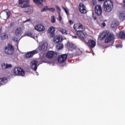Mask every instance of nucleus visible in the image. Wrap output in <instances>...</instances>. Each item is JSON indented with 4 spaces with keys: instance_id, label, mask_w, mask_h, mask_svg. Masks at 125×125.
<instances>
[{
    "instance_id": "13d9d810",
    "label": "nucleus",
    "mask_w": 125,
    "mask_h": 125,
    "mask_svg": "<svg viewBox=\"0 0 125 125\" xmlns=\"http://www.w3.org/2000/svg\"><path fill=\"white\" fill-rule=\"evenodd\" d=\"M82 1H85V0H81Z\"/></svg>"
},
{
    "instance_id": "4d7b16f0",
    "label": "nucleus",
    "mask_w": 125,
    "mask_h": 125,
    "mask_svg": "<svg viewBox=\"0 0 125 125\" xmlns=\"http://www.w3.org/2000/svg\"><path fill=\"white\" fill-rule=\"evenodd\" d=\"M123 2H124V5L125 6V0H124Z\"/></svg>"
},
{
    "instance_id": "2f4dec72",
    "label": "nucleus",
    "mask_w": 125,
    "mask_h": 125,
    "mask_svg": "<svg viewBox=\"0 0 125 125\" xmlns=\"http://www.w3.org/2000/svg\"><path fill=\"white\" fill-rule=\"evenodd\" d=\"M56 8L57 9V11L58 12V13L59 15H60L61 13V8L59 7L58 6H56Z\"/></svg>"
},
{
    "instance_id": "603ef678",
    "label": "nucleus",
    "mask_w": 125,
    "mask_h": 125,
    "mask_svg": "<svg viewBox=\"0 0 125 125\" xmlns=\"http://www.w3.org/2000/svg\"><path fill=\"white\" fill-rule=\"evenodd\" d=\"M116 47L119 48V47H122V45H116Z\"/></svg>"
},
{
    "instance_id": "8fccbe9b",
    "label": "nucleus",
    "mask_w": 125,
    "mask_h": 125,
    "mask_svg": "<svg viewBox=\"0 0 125 125\" xmlns=\"http://www.w3.org/2000/svg\"><path fill=\"white\" fill-rule=\"evenodd\" d=\"M44 11H45V9L44 8L42 9L41 10V12H43Z\"/></svg>"
},
{
    "instance_id": "a878e982",
    "label": "nucleus",
    "mask_w": 125,
    "mask_h": 125,
    "mask_svg": "<svg viewBox=\"0 0 125 125\" xmlns=\"http://www.w3.org/2000/svg\"><path fill=\"white\" fill-rule=\"evenodd\" d=\"M119 37L121 40H125V32H120L119 34Z\"/></svg>"
},
{
    "instance_id": "f704fd0d",
    "label": "nucleus",
    "mask_w": 125,
    "mask_h": 125,
    "mask_svg": "<svg viewBox=\"0 0 125 125\" xmlns=\"http://www.w3.org/2000/svg\"><path fill=\"white\" fill-rule=\"evenodd\" d=\"M19 4H23V5H24V4H26V3H25L24 0H19Z\"/></svg>"
},
{
    "instance_id": "864d4df0",
    "label": "nucleus",
    "mask_w": 125,
    "mask_h": 125,
    "mask_svg": "<svg viewBox=\"0 0 125 125\" xmlns=\"http://www.w3.org/2000/svg\"><path fill=\"white\" fill-rule=\"evenodd\" d=\"M77 36H72V39H77Z\"/></svg>"
},
{
    "instance_id": "09e8293b",
    "label": "nucleus",
    "mask_w": 125,
    "mask_h": 125,
    "mask_svg": "<svg viewBox=\"0 0 125 125\" xmlns=\"http://www.w3.org/2000/svg\"><path fill=\"white\" fill-rule=\"evenodd\" d=\"M49 8H48V7H47V6H45L43 8V9H44V10H46L47 9L48 10Z\"/></svg>"
},
{
    "instance_id": "e433bc0d",
    "label": "nucleus",
    "mask_w": 125,
    "mask_h": 125,
    "mask_svg": "<svg viewBox=\"0 0 125 125\" xmlns=\"http://www.w3.org/2000/svg\"><path fill=\"white\" fill-rule=\"evenodd\" d=\"M49 11H50L51 12H52L54 13V12H55V8L53 7L49 8L48 9Z\"/></svg>"
},
{
    "instance_id": "6e6d98bb",
    "label": "nucleus",
    "mask_w": 125,
    "mask_h": 125,
    "mask_svg": "<svg viewBox=\"0 0 125 125\" xmlns=\"http://www.w3.org/2000/svg\"><path fill=\"white\" fill-rule=\"evenodd\" d=\"M99 1H104L105 0H98Z\"/></svg>"
},
{
    "instance_id": "6ab92c4d",
    "label": "nucleus",
    "mask_w": 125,
    "mask_h": 125,
    "mask_svg": "<svg viewBox=\"0 0 125 125\" xmlns=\"http://www.w3.org/2000/svg\"><path fill=\"white\" fill-rule=\"evenodd\" d=\"M55 54H56L55 52L53 51H49L46 54V57H47V58L49 59H51V58L55 56Z\"/></svg>"
},
{
    "instance_id": "f3484780",
    "label": "nucleus",
    "mask_w": 125,
    "mask_h": 125,
    "mask_svg": "<svg viewBox=\"0 0 125 125\" xmlns=\"http://www.w3.org/2000/svg\"><path fill=\"white\" fill-rule=\"evenodd\" d=\"M34 3L37 5L39 7L42 8L43 7V0H33Z\"/></svg>"
},
{
    "instance_id": "ddd939ff",
    "label": "nucleus",
    "mask_w": 125,
    "mask_h": 125,
    "mask_svg": "<svg viewBox=\"0 0 125 125\" xmlns=\"http://www.w3.org/2000/svg\"><path fill=\"white\" fill-rule=\"evenodd\" d=\"M39 62L38 61H32L30 63V66L32 69L34 71H37V69H38V63Z\"/></svg>"
},
{
    "instance_id": "393cba45",
    "label": "nucleus",
    "mask_w": 125,
    "mask_h": 125,
    "mask_svg": "<svg viewBox=\"0 0 125 125\" xmlns=\"http://www.w3.org/2000/svg\"><path fill=\"white\" fill-rule=\"evenodd\" d=\"M118 21H112L111 24V27L113 28V29H116L118 27Z\"/></svg>"
},
{
    "instance_id": "f03ea898",
    "label": "nucleus",
    "mask_w": 125,
    "mask_h": 125,
    "mask_svg": "<svg viewBox=\"0 0 125 125\" xmlns=\"http://www.w3.org/2000/svg\"><path fill=\"white\" fill-rule=\"evenodd\" d=\"M14 73L16 76H19L20 77H24L25 73L24 69L20 67H16L13 70Z\"/></svg>"
},
{
    "instance_id": "7ed1b4c3",
    "label": "nucleus",
    "mask_w": 125,
    "mask_h": 125,
    "mask_svg": "<svg viewBox=\"0 0 125 125\" xmlns=\"http://www.w3.org/2000/svg\"><path fill=\"white\" fill-rule=\"evenodd\" d=\"M4 52L7 55H12L14 53V47L10 44H8L7 46L4 47Z\"/></svg>"
},
{
    "instance_id": "79ce46f5",
    "label": "nucleus",
    "mask_w": 125,
    "mask_h": 125,
    "mask_svg": "<svg viewBox=\"0 0 125 125\" xmlns=\"http://www.w3.org/2000/svg\"><path fill=\"white\" fill-rule=\"evenodd\" d=\"M14 26V22H11L10 24V27L11 28H12V27H13Z\"/></svg>"
},
{
    "instance_id": "4be33fe9",
    "label": "nucleus",
    "mask_w": 125,
    "mask_h": 125,
    "mask_svg": "<svg viewBox=\"0 0 125 125\" xmlns=\"http://www.w3.org/2000/svg\"><path fill=\"white\" fill-rule=\"evenodd\" d=\"M67 46H69L70 48L72 49H77V46L76 44L71 42H67Z\"/></svg>"
},
{
    "instance_id": "1a4fd4ad",
    "label": "nucleus",
    "mask_w": 125,
    "mask_h": 125,
    "mask_svg": "<svg viewBox=\"0 0 125 125\" xmlns=\"http://www.w3.org/2000/svg\"><path fill=\"white\" fill-rule=\"evenodd\" d=\"M56 29L53 26H51L48 29L47 32L50 35V38H54L55 36V31Z\"/></svg>"
},
{
    "instance_id": "6e6552de",
    "label": "nucleus",
    "mask_w": 125,
    "mask_h": 125,
    "mask_svg": "<svg viewBox=\"0 0 125 125\" xmlns=\"http://www.w3.org/2000/svg\"><path fill=\"white\" fill-rule=\"evenodd\" d=\"M95 13L97 16H100L102 14V7L99 5H96L95 7Z\"/></svg>"
},
{
    "instance_id": "412c9836",
    "label": "nucleus",
    "mask_w": 125,
    "mask_h": 125,
    "mask_svg": "<svg viewBox=\"0 0 125 125\" xmlns=\"http://www.w3.org/2000/svg\"><path fill=\"white\" fill-rule=\"evenodd\" d=\"M109 33H110V32L108 30H105L103 31L101 35V38L103 39H105L106 37L109 35Z\"/></svg>"
},
{
    "instance_id": "de8ad7c7",
    "label": "nucleus",
    "mask_w": 125,
    "mask_h": 125,
    "mask_svg": "<svg viewBox=\"0 0 125 125\" xmlns=\"http://www.w3.org/2000/svg\"><path fill=\"white\" fill-rule=\"evenodd\" d=\"M92 17H93L94 20H96V19H97V17H96V16H94V14H93Z\"/></svg>"
},
{
    "instance_id": "20e7f679",
    "label": "nucleus",
    "mask_w": 125,
    "mask_h": 125,
    "mask_svg": "<svg viewBox=\"0 0 125 125\" xmlns=\"http://www.w3.org/2000/svg\"><path fill=\"white\" fill-rule=\"evenodd\" d=\"M73 28L76 32H83L85 30V26L81 22L74 24Z\"/></svg>"
},
{
    "instance_id": "0eeeda50",
    "label": "nucleus",
    "mask_w": 125,
    "mask_h": 125,
    "mask_svg": "<svg viewBox=\"0 0 125 125\" xmlns=\"http://www.w3.org/2000/svg\"><path fill=\"white\" fill-rule=\"evenodd\" d=\"M76 34L80 40H81V41H83L84 42H86V38H85V35H84L83 31L76 32Z\"/></svg>"
},
{
    "instance_id": "9b49d317",
    "label": "nucleus",
    "mask_w": 125,
    "mask_h": 125,
    "mask_svg": "<svg viewBox=\"0 0 125 125\" xmlns=\"http://www.w3.org/2000/svg\"><path fill=\"white\" fill-rule=\"evenodd\" d=\"M38 52L39 51L38 50V49H36L33 51L27 53L25 55V57L27 59L32 58V57L34 56L35 54H37V53H38Z\"/></svg>"
},
{
    "instance_id": "5fc2aeb1",
    "label": "nucleus",
    "mask_w": 125,
    "mask_h": 125,
    "mask_svg": "<svg viewBox=\"0 0 125 125\" xmlns=\"http://www.w3.org/2000/svg\"><path fill=\"white\" fill-rule=\"evenodd\" d=\"M0 35H1V28H0Z\"/></svg>"
},
{
    "instance_id": "c03bdc74",
    "label": "nucleus",
    "mask_w": 125,
    "mask_h": 125,
    "mask_svg": "<svg viewBox=\"0 0 125 125\" xmlns=\"http://www.w3.org/2000/svg\"><path fill=\"white\" fill-rule=\"evenodd\" d=\"M92 3H93L94 5H95V4H96V0H92Z\"/></svg>"
},
{
    "instance_id": "3c124183",
    "label": "nucleus",
    "mask_w": 125,
    "mask_h": 125,
    "mask_svg": "<svg viewBox=\"0 0 125 125\" xmlns=\"http://www.w3.org/2000/svg\"><path fill=\"white\" fill-rule=\"evenodd\" d=\"M102 25L103 26V27H105V26H106V23H105V22H103Z\"/></svg>"
},
{
    "instance_id": "c9c22d12",
    "label": "nucleus",
    "mask_w": 125,
    "mask_h": 125,
    "mask_svg": "<svg viewBox=\"0 0 125 125\" xmlns=\"http://www.w3.org/2000/svg\"><path fill=\"white\" fill-rule=\"evenodd\" d=\"M51 21L52 23H55L56 22V20H55V17H54V16L51 17Z\"/></svg>"
},
{
    "instance_id": "39448f33",
    "label": "nucleus",
    "mask_w": 125,
    "mask_h": 125,
    "mask_svg": "<svg viewBox=\"0 0 125 125\" xmlns=\"http://www.w3.org/2000/svg\"><path fill=\"white\" fill-rule=\"evenodd\" d=\"M21 8H25V12L26 14H31L33 13V11H34V8L33 7L31 6L28 5L27 4H24L21 6Z\"/></svg>"
},
{
    "instance_id": "473e14b6",
    "label": "nucleus",
    "mask_w": 125,
    "mask_h": 125,
    "mask_svg": "<svg viewBox=\"0 0 125 125\" xmlns=\"http://www.w3.org/2000/svg\"><path fill=\"white\" fill-rule=\"evenodd\" d=\"M11 67H12V65L6 63L5 66L3 68V70H5L8 68H11Z\"/></svg>"
},
{
    "instance_id": "72a5a7b5",
    "label": "nucleus",
    "mask_w": 125,
    "mask_h": 125,
    "mask_svg": "<svg viewBox=\"0 0 125 125\" xmlns=\"http://www.w3.org/2000/svg\"><path fill=\"white\" fill-rule=\"evenodd\" d=\"M58 20L60 21V22L62 24L63 23V21H62V17H61V14L59 15V17L57 18Z\"/></svg>"
},
{
    "instance_id": "aec40b11",
    "label": "nucleus",
    "mask_w": 125,
    "mask_h": 125,
    "mask_svg": "<svg viewBox=\"0 0 125 125\" xmlns=\"http://www.w3.org/2000/svg\"><path fill=\"white\" fill-rule=\"evenodd\" d=\"M23 34V31H22V28L21 27H19L17 28L15 31V34L17 37H19V36H21Z\"/></svg>"
},
{
    "instance_id": "c756f323",
    "label": "nucleus",
    "mask_w": 125,
    "mask_h": 125,
    "mask_svg": "<svg viewBox=\"0 0 125 125\" xmlns=\"http://www.w3.org/2000/svg\"><path fill=\"white\" fill-rule=\"evenodd\" d=\"M82 52L81 51V49H80V48H77L75 52V55L76 56L81 55V54H82Z\"/></svg>"
},
{
    "instance_id": "ea45409f",
    "label": "nucleus",
    "mask_w": 125,
    "mask_h": 125,
    "mask_svg": "<svg viewBox=\"0 0 125 125\" xmlns=\"http://www.w3.org/2000/svg\"><path fill=\"white\" fill-rule=\"evenodd\" d=\"M62 9H63V10L65 11V13H66V14H68L69 12H68V10H67V9L64 7V6L62 7Z\"/></svg>"
},
{
    "instance_id": "a211bd4d",
    "label": "nucleus",
    "mask_w": 125,
    "mask_h": 125,
    "mask_svg": "<svg viewBox=\"0 0 125 125\" xmlns=\"http://www.w3.org/2000/svg\"><path fill=\"white\" fill-rule=\"evenodd\" d=\"M47 42H43L42 45L39 47V49L42 51H45L47 49Z\"/></svg>"
},
{
    "instance_id": "2eb2a0df",
    "label": "nucleus",
    "mask_w": 125,
    "mask_h": 125,
    "mask_svg": "<svg viewBox=\"0 0 125 125\" xmlns=\"http://www.w3.org/2000/svg\"><path fill=\"white\" fill-rule=\"evenodd\" d=\"M115 36L114 34L112 33H110L107 37L105 39V43H108V42H112L114 39Z\"/></svg>"
},
{
    "instance_id": "cd10ccee",
    "label": "nucleus",
    "mask_w": 125,
    "mask_h": 125,
    "mask_svg": "<svg viewBox=\"0 0 125 125\" xmlns=\"http://www.w3.org/2000/svg\"><path fill=\"white\" fill-rule=\"evenodd\" d=\"M24 36H26L27 37H31V38H34V35H33V33L30 31L26 32Z\"/></svg>"
},
{
    "instance_id": "58836bf2",
    "label": "nucleus",
    "mask_w": 125,
    "mask_h": 125,
    "mask_svg": "<svg viewBox=\"0 0 125 125\" xmlns=\"http://www.w3.org/2000/svg\"><path fill=\"white\" fill-rule=\"evenodd\" d=\"M13 41L15 42H18V38L16 37H13Z\"/></svg>"
},
{
    "instance_id": "c85d7f7f",
    "label": "nucleus",
    "mask_w": 125,
    "mask_h": 125,
    "mask_svg": "<svg viewBox=\"0 0 125 125\" xmlns=\"http://www.w3.org/2000/svg\"><path fill=\"white\" fill-rule=\"evenodd\" d=\"M60 32H61V33H62L63 35H67V33H68V31H67L65 29H62V28H61L60 29Z\"/></svg>"
},
{
    "instance_id": "a18cd8bd",
    "label": "nucleus",
    "mask_w": 125,
    "mask_h": 125,
    "mask_svg": "<svg viewBox=\"0 0 125 125\" xmlns=\"http://www.w3.org/2000/svg\"><path fill=\"white\" fill-rule=\"evenodd\" d=\"M23 1H24V3H26V4H28L30 0H23Z\"/></svg>"
},
{
    "instance_id": "7c9ffc66",
    "label": "nucleus",
    "mask_w": 125,
    "mask_h": 125,
    "mask_svg": "<svg viewBox=\"0 0 125 125\" xmlns=\"http://www.w3.org/2000/svg\"><path fill=\"white\" fill-rule=\"evenodd\" d=\"M56 47L57 48V49H62V48H63V44L62 43H59L57 45Z\"/></svg>"
},
{
    "instance_id": "f257e3e1",
    "label": "nucleus",
    "mask_w": 125,
    "mask_h": 125,
    "mask_svg": "<svg viewBox=\"0 0 125 125\" xmlns=\"http://www.w3.org/2000/svg\"><path fill=\"white\" fill-rule=\"evenodd\" d=\"M104 11L106 12H110L113 9L114 4L112 0H106L104 3Z\"/></svg>"
},
{
    "instance_id": "b1692460",
    "label": "nucleus",
    "mask_w": 125,
    "mask_h": 125,
    "mask_svg": "<svg viewBox=\"0 0 125 125\" xmlns=\"http://www.w3.org/2000/svg\"><path fill=\"white\" fill-rule=\"evenodd\" d=\"M119 18L121 21L125 20V11H123L119 14Z\"/></svg>"
},
{
    "instance_id": "37998d69",
    "label": "nucleus",
    "mask_w": 125,
    "mask_h": 125,
    "mask_svg": "<svg viewBox=\"0 0 125 125\" xmlns=\"http://www.w3.org/2000/svg\"><path fill=\"white\" fill-rule=\"evenodd\" d=\"M2 69H3V68H4V67H5V66H6V64H5V62L3 63L1 65Z\"/></svg>"
},
{
    "instance_id": "49530a36",
    "label": "nucleus",
    "mask_w": 125,
    "mask_h": 125,
    "mask_svg": "<svg viewBox=\"0 0 125 125\" xmlns=\"http://www.w3.org/2000/svg\"><path fill=\"white\" fill-rule=\"evenodd\" d=\"M69 23L70 24V25H73V24H74V21L72 20H69Z\"/></svg>"
},
{
    "instance_id": "dca6fc26",
    "label": "nucleus",
    "mask_w": 125,
    "mask_h": 125,
    "mask_svg": "<svg viewBox=\"0 0 125 125\" xmlns=\"http://www.w3.org/2000/svg\"><path fill=\"white\" fill-rule=\"evenodd\" d=\"M35 30L38 31V32H42L45 30V27L42 24H38L35 27Z\"/></svg>"
},
{
    "instance_id": "4c0bfd02",
    "label": "nucleus",
    "mask_w": 125,
    "mask_h": 125,
    "mask_svg": "<svg viewBox=\"0 0 125 125\" xmlns=\"http://www.w3.org/2000/svg\"><path fill=\"white\" fill-rule=\"evenodd\" d=\"M6 19H8L10 17V12H6Z\"/></svg>"
},
{
    "instance_id": "4468645a",
    "label": "nucleus",
    "mask_w": 125,
    "mask_h": 125,
    "mask_svg": "<svg viewBox=\"0 0 125 125\" xmlns=\"http://www.w3.org/2000/svg\"><path fill=\"white\" fill-rule=\"evenodd\" d=\"M78 8L81 13H82L83 14L86 13V9H85V6L84 5H83V3H80Z\"/></svg>"
},
{
    "instance_id": "bb28decb",
    "label": "nucleus",
    "mask_w": 125,
    "mask_h": 125,
    "mask_svg": "<svg viewBox=\"0 0 125 125\" xmlns=\"http://www.w3.org/2000/svg\"><path fill=\"white\" fill-rule=\"evenodd\" d=\"M0 37L1 40H3V41H4V40H6V39L8 38V35L6 33H3L1 35Z\"/></svg>"
},
{
    "instance_id": "f8f14e48",
    "label": "nucleus",
    "mask_w": 125,
    "mask_h": 125,
    "mask_svg": "<svg viewBox=\"0 0 125 125\" xmlns=\"http://www.w3.org/2000/svg\"><path fill=\"white\" fill-rule=\"evenodd\" d=\"M62 41H63V37L60 35H57L54 38V42H55V43L61 42Z\"/></svg>"
},
{
    "instance_id": "a19ab883",
    "label": "nucleus",
    "mask_w": 125,
    "mask_h": 125,
    "mask_svg": "<svg viewBox=\"0 0 125 125\" xmlns=\"http://www.w3.org/2000/svg\"><path fill=\"white\" fill-rule=\"evenodd\" d=\"M31 21H32V19H28L26 20V21H23V23H26V22H31Z\"/></svg>"
},
{
    "instance_id": "5701e85b",
    "label": "nucleus",
    "mask_w": 125,
    "mask_h": 125,
    "mask_svg": "<svg viewBox=\"0 0 125 125\" xmlns=\"http://www.w3.org/2000/svg\"><path fill=\"white\" fill-rule=\"evenodd\" d=\"M8 81V80L6 78H0V86H1L2 84H5V83H7Z\"/></svg>"
},
{
    "instance_id": "9d476101",
    "label": "nucleus",
    "mask_w": 125,
    "mask_h": 125,
    "mask_svg": "<svg viewBox=\"0 0 125 125\" xmlns=\"http://www.w3.org/2000/svg\"><path fill=\"white\" fill-rule=\"evenodd\" d=\"M86 43V44L88 46L89 48H93L96 44V42L92 40H88L87 42H84Z\"/></svg>"
},
{
    "instance_id": "423d86ee",
    "label": "nucleus",
    "mask_w": 125,
    "mask_h": 125,
    "mask_svg": "<svg viewBox=\"0 0 125 125\" xmlns=\"http://www.w3.org/2000/svg\"><path fill=\"white\" fill-rule=\"evenodd\" d=\"M67 58H68V55L66 54L59 55L58 57V61L59 63H65L67 61Z\"/></svg>"
}]
</instances>
